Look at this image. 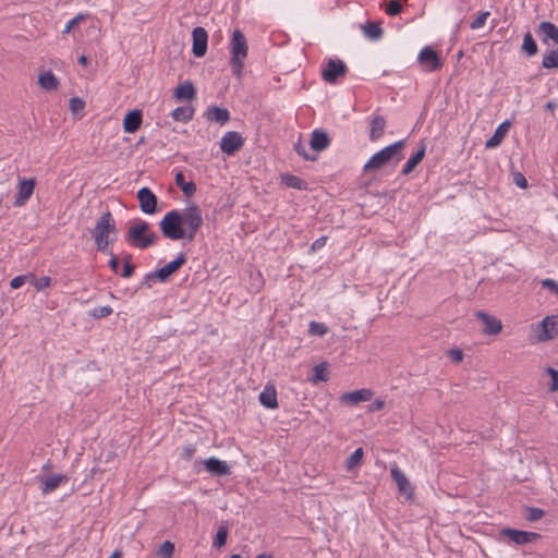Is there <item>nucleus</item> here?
<instances>
[{
  "mask_svg": "<svg viewBox=\"0 0 558 558\" xmlns=\"http://www.w3.org/2000/svg\"><path fill=\"white\" fill-rule=\"evenodd\" d=\"M36 186L35 178H17V191L14 198V207H23L31 199Z\"/></svg>",
  "mask_w": 558,
  "mask_h": 558,
  "instance_id": "7",
  "label": "nucleus"
},
{
  "mask_svg": "<svg viewBox=\"0 0 558 558\" xmlns=\"http://www.w3.org/2000/svg\"><path fill=\"white\" fill-rule=\"evenodd\" d=\"M541 284L543 288H546L550 290L553 293H555L558 298V282L554 279L546 278L541 281Z\"/></svg>",
  "mask_w": 558,
  "mask_h": 558,
  "instance_id": "52",
  "label": "nucleus"
},
{
  "mask_svg": "<svg viewBox=\"0 0 558 558\" xmlns=\"http://www.w3.org/2000/svg\"><path fill=\"white\" fill-rule=\"evenodd\" d=\"M244 145V138L239 132L229 131L223 134L220 141V149L222 153L231 156L239 151Z\"/></svg>",
  "mask_w": 558,
  "mask_h": 558,
  "instance_id": "10",
  "label": "nucleus"
},
{
  "mask_svg": "<svg viewBox=\"0 0 558 558\" xmlns=\"http://www.w3.org/2000/svg\"><path fill=\"white\" fill-rule=\"evenodd\" d=\"M215 476H226L231 474V469L226 461H222L216 457H210L206 460H196L194 462V470L199 473L201 466Z\"/></svg>",
  "mask_w": 558,
  "mask_h": 558,
  "instance_id": "6",
  "label": "nucleus"
},
{
  "mask_svg": "<svg viewBox=\"0 0 558 558\" xmlns=\"http://www.w3.org/2000/svg\"><path fill=\"white\" fill-rule=\"evenodd\" d=\"M131 259H132V256L130 254L124 257L123 269L121 272V276L123 278H130L134 274L135 266L132 264Z\"/></svg>",
  "mask_w": 558,
  "mask_h": 558,
  "instance_id": "44",
  "label": "nucleus"
},
{
  "mask_svg": "<svg viewBox=\"0 0 558 558\" xmlns=\"http://www.w3.org/2000/svg\"><path fill=\"white\" fill-rule=\"evenodd\" d=\"M369 140L377 141L384 135L386 120L381 116H376L369 123Z\"/></svg>",
  "mask_w": 558,
  "mask_h": 558,
  "instance_id": "27",
  "label": "nucleus"
},
{
  "mask_svg": "<svg viewBox=\"0 0 558 558\" xmlns=\"http://www.w3.org/2000/svg\"><path fill=\"white\" fill-rule=\"evenodd\" d=\"M425 153H426V144L424 143V141L422 140L420 142V147L417 149L416 153H414L409 159L408 161L405 162V165L403 166L402 170H401V174L402 175H409L411 172L414 171V169L416 168V166L423 160V158L425 157Z\"/></svg>",
  "mask_w": 558,
  "mask_h": 558,
  "instance_id": "19",
  "label": "nucleus"
},
{
  "mask_svg": "<svg viewBox=\"0 0 558 558\" xmlns=\"http://www.w3.org/2000/svg\"><path fill=\"white\" fill-rule=\"evenodd\" d=\"M538 34L545 36L543 39L544 43L549 38L558 45V26L554 23L547 21L542 22L538 26Z\"/></svg>",
  "mask_w": 558,
  "mask_h": 558,
  "instance_id": "29",
  "label": "nucleus"
},
{
  "mask_svg": "<svg viewBox=\"0 0 558 558\" xmlns=\"http://www.w3.org/2000/svg\"><path fill=\"white\" fill-rule=\"evenodd\" d=\"M25 282V277L24 275H20V276H16L14 277L11 281H10V287L12 289H19L21 288Z\"/></svg>",
  "mask_w": 558,
  "mask_h": 558,
  "instance_id": "57",
  "label": "nucleus"
},
{
  "mask_svg": "<svg viewBox=\"0 0 558 558\" xmlns=\"http://www.w3.org/2000/svg\"><path fill=\"white\" fill-rule=\"evenodd\" d=\"M448 356L454 362L460 363L463 360V352L460 349H451L448 351Z\"/></svg>",
  "mask_w": 558,
  "mask_h": 558,
  "instance_id": "55",
  "label": "nucleus"
},
{
  "mask_svg": "<svg viewBox=\"0 0 558 558\" xmlns=\"http://www.w3.org/2000/svg\"><path fill=\"white\" fill-rule=\"evenodd\" d=\"M362 31L366 38L369 40H379L384 35V29L380 26V23L366 22L362 25Z\"/></svg>",
  "mask_w": 558,
  "mask_h": 558,
  "instance_id": "28",
  "label": "nucleus"
},
{
  "mask_svg": "<svg viewBox=\"0 0 558 558\" xmlns=\"http://www.w3.org/2000/svg\"><path fill=\"white\" fill-rule=\"evenodd\" d=\"M85 19V15L83 14H77L75 17H73L72 20H70L64 29L62 31V34H69L76 25H78V23L81 21H83Z\"/></svg>",
  "mask_w": 558,
  "mask_h": 558,
  "instance_id": "51",
  "label": "nucleus"
},
{
  "mask_svg": "<svg viewBox=\"0 0 558 558\" xmlns=\"http://www.w3.org/2000/svg\"><path fill=\"white\" fill-rule=\"evenodd\" d=\"M229 534V524L227 521H222L218 526L217 533L215 535L213 546L216 548H221L227 544V538Z\"/></svg>",
  "mask_w": 558,
  "mask_h": 558,
  "instance_id": "34",
  "label": "nucleus"
},
{
  "mask_svg": "<svg viewBox=\"0 0 558 558\" xmlns=\"http://www.w3.org/2000/svg\"><path fill=\"white\" fill-rule=\"evenodd\" d=\"M174 181L185 196H192L196 192V184L192 181L186 182L182 171L175 173Z\"/></svg>",
  "mask_w": 558,
  "mask_h": 558,
  "instance_id": "32",
  "label": "nucleus"
},
{
  "mask_svg": "<svg viewBox=\"0 0 558 558\" xmlns=\"http://www.w3.org/2000/svg\"><path fill=\"white\" fill-rule=\"evenodd\" d=\"M112 313V307L109 305H105L93 308L89 315L95 319H100L110 316Z\"/></svg>",
  "mask_w": 558,
  "mask_h": 558,
  "instance_id": "42",
  "label": "nucleus"
},
{
  "mask_svg": "<svg viewBox=\"0 0 558 558\" xmlns=\"http://www.w3.org/2000/svg\"><path fill=\"white\" fill-rule=\"evenodd\" d=\"M281 181L288 187H292V189H296V190H304L305 189L304 180L299 178V177H296V175H293V174H284L282 177Z\"/></svg>",
  "mask_w": 558,
  "mask_h": 558,
  "instance_id": "36",
  "label": "nucleus"
},
{
  "mask_svg": "<svg viewBox=\"0 0 558 558\" xmlns=\"http://www.w3.org/2000/svg\"><path fill=\"white\" fill-rule=\"evenodd\" d=\"M545 515V511L541 508L536 507H527L525 509V519L530 522H535L541 520Z\"/></svg>",
  "mask_w": 558,
  "mask_h": 558,
  "instance_id": "41",
  "label": "nucleus"
},
{
  "mask_svg": "<svg viewBox=\"0 0 558 558\" xmlns=\"http://www.w3.org/2000/svg\"><path fill=\"white\" fill-rule=\"evenodd\" d=\"M122 553L120 550H114L108 558H121Z\"/></svg>",
  "mask_w": 558,
  "mask_h": 558,
  "instance_id": "63",
  "label": "nucleus"
},
{
  "mask_svg": "<svg viewBox=\"0 0 558 558\" xmlns=\"http://www.w3.org/2000/svg\"><path fill=\"white\" fill-rule=\"evenodd\" d=\"M136 198L144 214L153 215L157 213L158 198L149 187L144 186L140 189L136 193Z\"/></svg>",
  "mask_w": 558,
  "mask_h": 558,
  "instance_id": "11",
  "label": "nucleus"
},
{
  "mask_svg": "<svg viewBox=\"0 0 558 558\" xmlns=\"http://www.w3.org/2000/svg\"><path fill=\"white\" fill-rule=\"evenodd\" d=\"M196 452V446L195 445H186L182 448L180 452V458L184 461H190Z\"/></svg>",
  "mask_w": 558,
  "mask_h": 558,
  "instance_id": "47",
  "label": "nucleus"
},
{
  "mask_svg": "<svg viewBox=\"0 0 558 558\" xmlns=\"http://www.w3.org/2000/svg\"><path fill=\"white\" fill-rule=\"evenodd\" d=\"M117 232L116 221L112 214L107 210L96 221L93 238L109 239L110 233Z\"/></svg>",
  "mask_w": 558,
  "mask_h": 558,
  "instance_id": "8",
  "label": "nucleus"
},
{
  "mask_svg": "<svg viewBox=\"0 0 558 558\" xmlns=\"http://www.w3.org/2000/svg\"><path fill=\"white\" fill-rule=\"evenodd\" d=\"M192 52L196 58H202L206 54L208 34L204 27L197 26L192 31Z\"/></svg>",
  "mask_w": 558,
  "mask_h": 558,
  "instance_id": "15",
  "label": "nucleus"
},
{
  "mask_svg": "<svg viewBox=\"0 0 558 558\" xmlns=\"http://www.w3.org/2000/svg\"><path fill=\"white\" fill-rule=\"evenodd\" d=\"M308 332L312 336H324L328 332V327L324 323L312 320L308 325Z\"/></svg>",
  "mask_w": 558,
  "mask_h": 558,
  "instance_id": "39",
  "label": "nucleus"
},
{
  "mask_svg": "<svg viewBox=\"0 0 558 558\" xmlns=\"http://www.w3.org/2000/svg\"><path fill=\"white\" fill-rule=\"evenodd\" d=\"M255 558H274V557H272V555H270L268 553H263V554L257 555Z\"/></svg>",
  "mask_w": 558,
  "mask_h": 558,
  "instance_id": "64",
  "label": "nucleus"
},
{
  "mask_svg": "<svg viewBox=\"0 0 558 558\" xmlns=\"http://www.w3.org/2000/svg\"><path fill=\"white\" fill-rule=\"evenodd\" d=\"M68 481V477L63 474H54L49 477H41L40 478V492L43 495H48L52 492H54L61 483H64Z\"/></svg>",
  "mask_w": 558,
  "mask_h": 558,
  "instance_id": "21",
  "label": "nucleus"
},
{
  "mask_svg": "<svg viewBox=\"0 0 558 558\" xmlns=\"http://www.w3.org/2000/svg\"><path fill=\"white\" fill-rule=\"evenodd\" d=\"M490 15L488 11L482 12L475 20H473L470 24L472 29H478L483 27L486 23L487 17Z\"/></svg>",
  "mask_w": 558,
  "mask_h": 558,
  "instance_id": "46",
  "label": "nucleus"
},
{
  "mask_svg": "<svg viewBox=\"0 0 558 558\" xmlns=\"http://www.w3.org/2000/svg\"><path fill=\"white\" fill-rule=\"evenodd\" d=\"M156 280H158V277L155 276V271H151L145 275L143 284L150 288Z\"/></svg>",
  "mask_w": 558,
  "mask_h": 558,
  "instance_id": "59",
  "label": "nucleus"
},
{
  "mask_svg": "<svg viewBox=\"0 0 558 558\" xmlns=\"http://www.w3.org/2000/svg\"><path fill=\"white\" fill-rule=\"evenodd\" d=\"M206 118L210 122H217L222 125L230 120V112L226 108L211 106L206 111Z\"/></svg>",
  "mask_w": 558,
  "mask_h": 558,
  "instance_id": "24",
  "label": "nucleus"
},
{
  "mask_svg": "<svg viewBox=\"0 0 558 558\" xmlns=\"http://www.w3.org/2000/svg\"><path fill=\"white\" fill-rule=\"evenodd\" d=\"M542 65L545 69L558 68V50H549L544 56Z\"/></svg>",
  "mask_w": 558,
  "mask_h": 558,
  "instance_id": "37",
  "label": "nucleus"
},
{
  "mask_svg": "<svg viewBox=\"0 0 558 558\" xmlns=\"http://www.w3.org/2000/svg\"><path fill=\"white\" fill-rule=\"evenodd\" d=\"M326 242H327V236L323 235L312 243L311 250L313 252L319 251L320 248H323L326 245Z\"/></svg>",
  "mask_w": 558,
  "mask_h": 558,
  "instance_id": "56",
  "label": "nucleus"
},
{
  "mask_svg": "<svg viewBox=\"0 0 558 558\" xmlns=\"http://www.w3.org/2000/svg\"><path fill=\"white\" fill-rule=\"evenodd\" d=\"M373 392L369 389H360L342 395L341 400L351 405H355L362 401L371 400Z\"/></svg>",
  "mask_w": 558,
  "mask_h": 558,
  "instance_id": "25",
  "label": "nucleus"
},
{
  "mask_svg": "<svg viewBox=\"0 0 558 558\" xmlns=\"http://www.w3.org/2000/svg\"><path fill=\"white\" fill-rule=\"evenodd\" d=\"M143 122V113L138 109L129 111L123 119V130L125 133L136 132Z\"/></svg>",
  "mask_w": 558,
  "mask_h": 558,
  "instance_id": "17",
  "label": "nucleus"
},
{
  "mask_svg": "<svg viewBox=\"0 0 558 558\" xmlns=\"http://www.w3.org/2000/svg\"><path fill=\"white\" fill-rule=\"evenodd\" d=\"M109 254L111 255V258L109 259L108 265H109L110 269L117 274L119 266H120V262H119L118 257L116 255H113L111 250L109 251Z\"/></svg>",
  "mask_w": 558,
  "mask_h": 558,
  "instance_id": "58",
  "label": "nucleus"
},
{
  "mask_svg": "<svg viewBox=\"0 0 558 558\" xmlns=\"http://www.w3.org/2000/svg\"><path fill=\"white\" fill-rule=\"evenodd\" d=\"M248 46L244 34L240 29H234L230 41V66L232 74L241 77L244 69V60L247 57Z\"/></svg>",
  "mask_w": 558,
  "mask_h": 558,
  "instance_id": "4",
  "label": "nucleus"
},
{
  "mask_svg": "<svg viewBox=\"0 0 558 558\" xmlns=\"http://www.w3.org/2000/svg\"><path fill=\"white\" fill-rule=\"evenodd\" d=\"M364 458V450L362 447L356 448L350 457L345 460V470L351 472L360 468Z\"/></svg>",
  "mask_w": 558,
  "mask_h": 558,
  "instance_id": "33",
  "label": "nucleus"
},
{
  "mask_svg": "<svg viewBox=\"0 0 558 558\" xmlns=\"http://www.w3.org/2000/svg\"><path fill=\"white\" fill-rule=\"evenodd\" d=\"M500 535L508 538L510 543L515 545H525L529 543H534L535 541L541 538V535L535 532H527L515 530L511 527H505L500 531Z\"/></svg>",
  "mask_w": 558,
  "mask_h": 558,
  "instance_id": "9",
  "label": "nucleus"
},
{
  "mask_svg": "<svg viewBox=\"0 0 558 558\" xmlns=\"http://www.w3.org/2000/svg\"><path fill=\"white\" fill-rule=\"evenodd\" d=\"M348 71L349 69L342 60L329 58L322 66V77L328 84H337L347 75Z\"/></svg>",
  "mask_w": 558,
  "mask_h": 558,
  "instance_id": "5",
  "label": "nucleus"
},
{
  "mask_svg": "<svg viewBox=\"0 0 558 558\" xmlns=\"http://www.w3.org/2000/svg\"><path fill=\"white\" fill-rule=\"evenodd\" d=\"M417 60L428 72H434L442 65L438 52L429 46L424 47L420 51Z\"/></svg>",
  "mask_w": 558,
  "mask_h": 558,
  "instance_id": "13",
  "label": "nucleus"
},
{
  "mask_svg": "<svg viewBox=\"0 0 558 558\" xmlns=\"http://www.w3.org/2000/svg\"><path fill=\"white\" fill-rule=\"evenodd\" d=\"M38 84L47 92L56 90L59 86V81L51 71L44 72L38 77Z\"/></svg>",
  "mask_w": 558,
  "mask_h": 558,
  "instance_id": "30",
  "label": "nucleus"
},
{
  "mask_svg": "<svg viewBox=\"0 0 558 558\" xmlns=\"http://www.w3.org/2000/svg\"><path fill=\"white\" fill-rule=\"evenodd\" d=\"M203 223L202 210L193 204L183 210L172 209L168 211L158 226L166 239L192 242Z\"/></svg>",
  "mask_w": 558,
  "mask_h": 558,
  "instance_id": "1",
  "label": "nucleus"
},
{
  "mask_svg": "<svg viewBox=\"0 0 558 558\" xmlns=\"http://www.w3.org/2000/svg\"><path fill=\"white\" fill-rule=\"evenodd\" d=\"M384 407H385V401H383L380 399H376L372 404V410L378 411V410H381Z\"/></svg>",
  "mask_w": 558,
  "mask_h": 558,
  "instance_id": "60",
  "label": "nucleus"
},
{
  "mask_svg": "<svg viewBox=\"0 0 558 558\" xmlns=\"http://www.w3.org/2000/svg\"><path fill=\"white\" fill-rule=\"evenodd\" d=\"M187 257L185 253H179L177 257L165 265L161 268L155 270V276L158 277V281L167 282L169 278L175 274L185 263Z\"/></svg>",
  "mask_w": 558,
  "mask_h": 558,
  "instance_id": "12",
  "label": "nucleus"
},
{
  "mask_svg": "<svg viewBox=\"0 0 558 558\" xmlns=\"http://www.w3.org/2000/svg\"><path fill=\"white\" fill-rule=\"evenodd\" d=\"M521 48L522 51L526 53L529 57H533L537 53V44L530 32L524 34L523 44Z\"/></svg>",
  "mask_w": 558,
  "mask_h": 558,
  "instance_id": "35",
  "label": "nucleus"
},
{
  "mask_svg": "<svg viewBox=\"0 0 558 558\" xmlns=\"http://www.w3.org/2000/svg\"><path fill=\"white\" fill-rule=\"evenodd\" d=\"M402 4L398 0H390L385 8V12L389 16H397L402 12Z\"/></svg>",
  "mask_w": 558,
  "mask_h": 558,
  "instance_id": "43",
  "label": "nucleus"
},
{
  "mask_svg": "<svg viewBox=\"0 0 558 558\" xmlns=\"http://www.w3.org/2000/svg\"><path fill=\"white\" fill-rule=\"evenodd\" d=\"M174 551V544L170 541H165L158 548V558H171Z\"/></svg>",
  "mask_w": 558,
  "mask_h": 558,
  "instance_id": "40",
  "label": "nucleus"
},
{
  "mask_svg": "<svg viewBox=\"0 0 558 558\" xmlns=\"http://www.w3.org/2000/svg\"><path fill=\"white\" fill-rule=\"evenodd\" d=\"M513 183L521 189H525L527 186V180L521 172L513 173Z\"/></svg>",
  "mask_w": 558,
  "mask_h": 558,
  "instance_id": "54",
  "label": "nucleus"
},
{
  "mask_svg": "<svg viewBox=\"0 0 558 558\" xmlns=\"http://www.w3.org/2000/svg\"><path fill=\"white\" fill-rule=\"evenodd\" d=\"M193 116H194V108L191 106L177 107L171 112V117L173 118V120L179 121V122H184V123L191 121L193 119Z\"/></svg>",
  "mask_w": 558,
  "mask_h": 558,
  "instance_id": "31",
  "label": "nucleus"
},
{
  "mask_svg": "<svg viewBox=\"0 0 558 558\" xmlns=\"http://www.w3.org/2000/svg\"><path fill=\"white\" fill-rule=\"evenodd\" d=\"M125 242L138 250H146L158 243L159 236L151 231L150 225L145 220H138L131 226L124 235Z\"/></svg>",
  "mask_w": 558,
  "mask_h": 558,
  "instance_id": "2",
  "label": "nucleus"
},
{
  "mask_svg": "<svg viewBox=\"0 0 558 558\" xmlns=\"http://www.w3.org/2000/svg\"><path fill=\"white\" fill-rule=\"evenodd\" d=\"M24 277H25V282H29V283H32L33 286L35 284V281H36V279H37V277L35 276V274H33V272H27V274H25V275H24Z\"/></svg>",
  "mask_w": 558,
  "mask_h": 558,
  "instance_id": "61",
  "label": "nucleus"
},
{
  "mask_svg": "<svg viewBox=\"0 0 558 558\" xmlns=\"http://www.w3.org/2000/svg\"><path fill=\"white\" fill-rule=\"evenodd\" d=\"M84 107H85V102L81 98L73 97L70 99V108L74 113L82 111L84 109Z\"/></svg>",
  "mask_w": 558,
  "mask_h": 558,
  "instance_id": "53",
  "label": "nucleus"
},
{
  "mask_svg": "<svg viewBox=\"0 0 558 558\" xmlns=\"http://www.w3.org/2000/svg\"><path fill=\"white\" fill-rule=\"evenodd\" d=\"M510 125L511 122L509 120H506L502 123H500L496 128L494 134L486 141L485 148L492 149L498 147L501 144L502 140L505 138Z\"/></svg>",
  "mask_w": 558,
  "mask_h": 558,
  "instance_id": "20",
  "label": "nucleus"
},
{
  "mask_svg": "<svg viewBox=\"0 0 558 558\" xmlns=\"http://www.w3.org/2000/svg\"><path fill=\"white\" fill-rule=\"evenodd\" d=\"M51 283H52V279L48 276H44L41 278L36 279L34 287L36 288L37 291H41V290L50 287Z\"/></svg>",
  "mask_w": 558,
  "mask_h": 558,
  "instance_id": "50",
  "label": "nucleus"
},
{
  "mask_svg": "<svg viewBox=\"0 0 558 558\" xmlns=\"http://www.w3.org/2000/svg\"><path fill=\"white\" fill-rule=\"evenodd\" d=\"M196 96V89L192 82L185 81L174 90V97L179 100H192Z\"/></svg>",
  "mask_w": 558,
  "mask_h": 558,
  "instance_id": "26",
  "label": "nucleus"
},
{
  "mask_svg": "<svg viewBox=\"0 0 558 558\" xmlns=\"http://www.w3.org/2000/svg\"><path fill=\"white\" fill-rule=\"evenodd\" d=\"M476 317H478L484 324V332L486 335H497L502 329L501 320L496 318L493 315H489L485 312L478 311L476 313Z\"/></svg>",
  "mask_w": 558,
  "mask_h": 558,
  "instance_id": "16",
  "label": "nucleus"
},
{
  "mask_svg": "<svg viewBox=\"0 0 558 558\" xmlns=\"http://www.w3.org/2000/svg\"><path fill=\"white\" fill-rule=\"evenodd\" d=\"M330 137L327 132L315 129L312 132L310 145L311 148L315 151H323L330 145Z\"/></svg>",
  "mask_w": 558,
  "mask_h": 558,
  "instance_id": "18",
  "label": "nucleus"
},
{
  "mask_svg": "<svg viewBox=\"0 0 558 558\" xmlns=\"http://www.w3.org/2000/svg\"><path fill=\"white\" fill-rule=\"evenodd\" d=\"M391 477L396 482L398 489L401 494L407 495L408 497H412L413 488L401 470H399L398 468H393L391 470Z\"/></svg>",
  "mask_w": 558,
  "mask_h": 558,
  "instance_id": "22",
  "label": "nucleus"
},
{
  "mask_svg": "<svg viewBox=\"0 0 558 558\" xmlns=\"http://www.w3.org/2000/svg\"><path fill=\"white\" fill-rule=\"evenodd\" d=\"M538 328L537 338L539 341L555 339L558 336V315L546 316L538 324Z\"/></svg>",
  "mask_w": 558,
  "mask_h": 558,
  "instance_id": "14",
  "label": "nucleus"
},
{
  "mask_svg": "<svg viewBox=\"0 0 558 558\" xmlns=\"http://www.w3.org/2000/svg\"><path fill=\"white\" fill-rule=\"evenodd\" d=\"M77 62H78L81 65L86 66V65L89 63V59H88V57H86V56L82 54V56L78 58Z\"/></svg>",
  "mask_w": 558,
  "mask_h": 558,
  "instance_id": "62",
  "label": "nucleus"
},
{
  "mask_svg": "<svg viewBox=\"0 0 558 558\" xmlns=\"http://www.w3.org/2000/svg\"><path fill=\"white\" fill-rule=\"evenodd\" d=\"M294 150L300 156H302L305 160L315 161L317 159V155L316 154H312V155L307 154V150H306L305 146L300 141L294 145Z\"/></svg>",
  "mask_w": 558,
  "mask_h": 558,
  "instance_id": "45",
  "label": "nucleus"
},
{
  "mask_svg": "<svg viewBox=\"0 0 558 558\" xmlns=\"http://www.w3.org/2000/svg\"><path fill=\"white\" fill-rule=\"evenodd\" d=\"M404 146L405 140H400L384 147L368 159L363 167V171L378 170L388 165L391 160H395L396 163L399 162L403 158L402 149Z\"/></svg>",
  "mask_w": 558,
  "mask_h": 558,
  "instance_id": "3",
  "label": "nucleus"
},
{
  "mask_svg": "<svg viewBox=\"0 0 558 558\" xmlns=\"http://www.w3.org/2000/svg\"><path fill=\"white\" fill-rule=\"evenodd\" d=\"M327 364L320 363L314 366V378L313 381H327L328 380Z\"/></svg>",
  "mask_w": 558,
  "mask_h": 558,
  "instance_id": "38",
  "label": "nucleus"
},
{
  "mask_svg": "<svg viewBox=\"0 0 558 558\" xmlns=\"http://www.w3.org/2000/svg\"><path fill=\"white\" fill-rule=\"evenodd\" d=\"M95 240V243L97 245V250L102 252V253H108L109 254V251L108 250V246L111 242H113L116 239H101V238H94Z\"/></svg>",
  "mask_w": 558,
  "mask_h": 558,
  "instance_id": "49",
  "label": "nucleus"
},
{
  "mask_svg": "<svg viewBox=\"0 0 558 558\" xmlns=\"http://www.w3.org/2000/svg\"><path fill=\"white\" fill-rule=\"evenodd\" d=\"M546 373L551 378V384H550V387H549V391H551V392L557 391L558 390V371L555 369L554 367L549 366V367L546 368Z\"/></svg>",
  "mask_w": 558,
  "mask_h": 558,
  "instance_id": "48",
  "label": "nucleus"
},
{
  "mask_svg": "<svg viewBox=\"0 0 558 558\" xmlns=\"http://www.w3.org/2000/svg\"><path fill=\"white\" fill-rule=\"evenodd\" d=\"M259 402L266 409H277L278 400H277V391L274 386H266L264 390L259 393Z\"/></svg>",
  "mask_w": 558,
  "mask_h": 558,
  "instance_id": "23",
  "label": "nucleus"
}]
</instances>
